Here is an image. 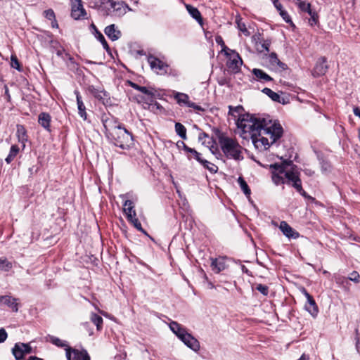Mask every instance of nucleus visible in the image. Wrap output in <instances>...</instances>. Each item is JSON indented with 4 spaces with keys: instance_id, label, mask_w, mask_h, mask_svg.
Instances as JSON below:
<instances>
[{
    "instance_id": "1",
    "label": "nucleus",
    "mask_w": 360,
    "mask_h": 360,
    "mask_svg": "<svg viewBox=\"0 0 360 360\" xmlns=\"http://www.w3.org/2000/svg\"><path fill=\"white\" fill-rule=\"evenodd\" d=\"M236 125L243 134L250 135L255 147L260 151L267 150L283 133L280 123L250 114L240 115Z\"/></svg>"
},
{
    "instance_id": "2",
    "label": "nucleus",
    "mask_w": 360,
    "mask_h": 360,
    "mask_svg": "<svg viewBox=\"0 0 360 360\" xmlns=\"http://www.w3.org/2000/svg\"><path fill=\"white\" fill-rule=\"evenodd\" d=\"M103 124L115 146L125 150L133 145L131 134L121 124H117V121L113 117L103 120Z\"/></svg>"
},
{
    "instance_id": "3",
    "label": "nucleus",
    "mask_w": 360,
    "mask_h": 360,
    "mask_svg": "<svg viewBox=\"0 0 360 360\" xmlns=\"http://www.w3.org/2000/svg\"><path fill=\"white\" fill-rule=\"evenodd\" d=\"M219 143L226 158L235 160H240L243 158L242 147L236 139L221 134L219 136Z\"/></svg>"
},
{
    "instance_id": "4",
    "label": "nucleus",
    "mask_w": 360,
    "mask_h": 360,
    "mask_svg": "<svg viewBox=\"0 0 360 360\" xmlns=\"http://www.w3.org/2000/svg\"><path fill=\"white\" fill-rule=\"evenodd\" d=\"M293 166L291 169H288L287 173L285 174V183L291 185L300 194L304 197L309 198L307 193L302 188V181L300 178V172L294 169Z\"/></svg>"
},
{
    "instance_id": "5",
    "label": "nucleus",
    "mask_w": 360,
    "mask_h": 360,
    "mask_svg": "<svg viewBox=\"0 0 360 360\" xmlns=\"http://www.w3.org/2000/svg\"><path fill=\"white\" fill-rule=\"evenodd\" d=\"M291 162V161H285L281 165L274 164L271 165V168L272 169L271 179L276 186L285 183V174L288 172L287 166L290 165Z\"/></svg>"
},
{
    "instance_id": "6",
    "label": "nucleus",
    "mask_w": 360,
    "mask_h": 360,
    "mask_svg": "<svg viewBox=\"0 0 360 360\" xmlns=\"http://www.w3.org/2000/svg\"><path fill=\"white\" fill-rule=\"evenodd\" d=\"M300 292L307 298V302L304 309L313 316L316 317L319 313L318 306L313 297L304 288H301Z\"/></svg>"
},
{
    "instance_id": "7",
    "label": "nucleus",
    "mask_w": 360,
    "mask_h": 360,
    "mask_svg": "<svg viewBox=\"0 0 360 360\" xmlns=\"http://www.w3.org/2000/svg\"><path fill=\"white\" fill-rule=\"evenodd\" d=\"M174 98L180 105H186L198 111H204V108L200 105L191 101L189 100V96L186 94L176 92L174 95Z\"/></svg>"
},
{
    "instance_id": "8",
    "label": "nucleus",
    "mask_w": 360,
    "mask_h": 360,
    "mask_svg": "<svg viewBox=\"0 0 360 360\" xmlns=\"http://www.w3.org/2000/svg\"><path fill=\"white\" fill-rule=\"evenodd\" d=\"M148 62L151 69L156 72L158 74L164 75L167 73L168 65L158 58L153 56H149L148 58Z\"/></svg>"
},
{
    "instance_id": "9",
    "label": "nucleus",
    "mask_w": 360,
    "mask_h": 360,
    "mask_svg": "<svg viewBox=\"0 0 360 360\" xmlns=\"http://www.w3.org/2000/svg\"><path fill=\"white\" fill-rule=\"evenodd\" d=\"M86 15L81 0H72L71 16L75 20H79Z\"/></svg>"
},
{
    "instance_id": "10",
    "label": "nucleus",
    "mask_w": 360,
    "mask_h": 360,
    "mask_svg": "<svg viewBox=\"0 0 360 360\" xmlns=\"http://www.w3.org/2000/svg\"><path fill=\"white\" fill-rule=\"evenodd\" d=\"M20 305L18 299L13 297L10 295L0 296V307L6 306L10 308L12 311L18 312Z\"/></svg>"
},
{
    "instance_id": "11",
    "label": "nucleus",
    "mask_w": 360,
    "mask_h": 360,
    "mask_svg": "<svg viewBox=\"0 0 360 360\" xmlns=\"http://www.w3.org/2000/svg\"><path fill=\"white\" fill-rule=\"evenodd\" d=\"M180 339L188 347L193 350L194 352L199 351L200 348L199 341L195 338L191 334L188 332L184 335H181Z\"/></svg>"
},
{
    "instance_id": "12",
    "label": "nucleus",
    "mask_w": 360,
    "mask_h": 360,
    "mask_svg": "<svg viewBox=\"0 0 360 360\" xmlns=\"http://www.w3.org/2000/svg\"><path fill=\"white\" fill-rule=\"evenodd\" d=\"M226 259L227 258L226 257L211 258L210 266L212 268V270L216 274H219L221 271L225 270L228 266L227 264H226Z\"/></svg>"
},
{
    "instance_id": "13",
    "label": "nucleus",
    "mask_w": 360,
    "mask_h": 360,
    "mask_svg": "<svg viewBox=\"0 0 360 360\" xmlns=\"http://www.w3.org/2000/svg\"><path fill=\"white\" fill-rule=\"evenodd\" d=\"M328 69V67L326 65V58L322 57L317 60L316 65L312 70V75L314 77L324 75L326 73Z\"/></svg>"
},
{
    "instance_id": "14",
    "label": "nucleus",
    "mask_w": 360,
    "mask_h": 360,
    "mask_svg": "<svg viewBox=\"0 0 360 360\" xmlns=\"http://www.w3.org/2000/svg\"><path fill=\"white\" fill-rule=\"evenodd\" d=\"M280 230L288 238H297L299 233L295 231L286 221H282L279 226Z\"/></svg>"
},
{
    "instance_id": "15",
    "label": "nucleus",
    "mask_w": 360,
    "mask_h": 360,
    "mask_svg": "<svg viewBox=\"0 0 360 360\" xmlns=\"http://www.w3.org/2000/svg\"><path fill=\"white\" fill-rule=\"evenodd\" d=\"M104 32L112 41H116L121 37V32L116 29L114 24L107 26Z\"/></svg>"
},
{
    "instance_id": "16",
    "label": "nucleus",
    "mask_w": 360,
    "mask_h": 360,
    "mask_svg": "<svg viewBox=\"0 0 360 360\" xmlns=\"http://www.w3.org/2000/svg\"><path fill=\"white\" fill-rule=\"evenodd\" d=\"M127 8H128V6L124 3L115 1V4H113L110 15L117 17L122 16L126 13Z\"/></svg>"
},
{
    "instance_id": "17",
    "label": "nucleus",
    "mask_w": 360,
    "mask_h": 360,
    "mask_svg": "<svg viewBox=\"0 0 360 360\" xmlns=\"http://www.w3.org/2000/svg\"><path fill=\"white\" fill-rule=\"evenodd\" d=\"M75 94L76 96L77 99V108H78V112L79 116L84 120H86L87 119V114L86 112V107L82 100V97L80 96L79 92L77 90L75 91Z\"/></svg>"
},
{
    "instance_id": "18",
    "label": "nucleus",
    "mask_w": 360,
    "mask_h": 360,
    "mask_svg": "<svg viewBox=\"0 0 360 360\" xmlns=\"http://www.w3.org/2000/svg\"><path fill=\"white\" fill-rule=\"evenodd\" d=\"M130 86L134 88V89H136L141 93L146 94L151 99V101L153 100V98L155 97L156 91L154 89H148L146 86H139L134 82H130Z\"/></svg>"
},
{
    "instance_id": "19",
    "label": "nucleus",
    "mask_w": 360,
    "mask_h": 360,
    "mask_svg": "<svg viewBox=\"0 0 360 360\" xmlns=\"http://www.w3.org/2000/svg\"><path fill=\"white\" fill-rule=\"evenodd\" d=\"M123 212L125 214L127 219L136 216V212L134 209V204L131 200H126L123 204Z\"/></svg>"
},
{
    "instance_id": "20",
    "label": "nucleus",
    "mask_w": 360,
    "mask_h": 360,
    "mask_svg": "<svg viewBox=\"0 0 360 360\" xmlns=\"http://www.w3.org/2000/svg\"><path fill=\"white\" fill-rule=\"evenodd\" d=\"M65 354L68 360H82L83 350L79 351L71 347L65 348Z\"/></svg>"
},
{
    "instance_id": "21",
    "label": "nucleus",
    "mask_w": 360,
    "mask_h": 360,
    "mask_svg": "<svg viewBox=\"0 0 360 360\" xmlns=\"http://www.w3.org/2000/svg\"><path fill=\"white\" fill-rule=\"evenodd\" d=\"M169 328L179 338H181V335H184L187 330L186 328L183 327L181 324L176 321H172L169 323Z\"/></svg>"
},
{
    "instance_id": "22",
    "label": "nucleus",
    "mask_w": 360,
    "mask_h": 360,
    "mask_svg": "<svg viewBox=\"0 0 360 360\" xmlns=\"http://www.w3.org/2000/svg\"><path fill=\"white\" fill-rule=\"evenodd\" d=\"M51 116L49 113L41 112L38 117V122L47 131H50Z\"/></svg>"
},
{
    "instance_id": "23",
    "label": "nucleus",
    "mask_w": 360,
    "mask_h": 360,
    "mask_svg": "<svg viewBox=\"0 0 360 360\" xmlns=\"http://www.w3.org/2000/svg\"><path fill=\"white\" fill-rule=\"evenodd\" d=\"M16 136L18 141L22 144V147L25 148V142L27 141V131L24 126L21 124L17 125Z\"/></svg>"
},
{
    "instance_id": "24",
    "label": "nucleus",
    "mask_w": 360,
    "mask_h": 360,
    "mask_svg": "<svg viewBox=\"0 0 360 360\" xmlns=\"http://www.w3.org/2000/svg\"><path fill=\"white\" fill-rule=\"evenodd\" d=\"M255 78L260 82H270L273 79L262 70L255 68L252 71Z\"/></svg>"
},
{
    "instance_id": "25",
    "label": "nucleus",
    "mask_w": 360,
    "mask_h": 360,
    "mask_svg": "<svg viewBox=\"0 0 360 360\" xmlns=\"http://www.w3.org/2000/svg\"><path fill=\"white\" fill-rule=\"evenodd\" d=\"M186 8L188 13L200 24L202 23V18L198 9L191 5L186 4Z\"/></svg>"
},
{
    "instance_id": "26",
    "label": "nucleus",
    "mask_w": 360,
    "mask_h": 360,
    "mask_svg": "<svg viewBox=\"0 0 360 360\" xmlns=\"http://www.w3.org/2000/svg\"><path fill=\"white\" fill-rule=\"evenodd\" d=\"M91 27L94 31L95 37H96V39L102 44L103 48L107 51H109L110 47L103 34L98 30V29L96 28V25L94 23L91 25Z\"/></svg>"
},
{
    "instance_id": "27",
    "label": "nucleus",
    "mask_w": 360,
    "mask_h": 360,
    "mask_svg": "<svg viewBox=\"0 0 360 360\" xmlns=\"http://www.w3.org/2000/svg\"><path fill=\"white\" fill-rule=\"evenodd\" d=\"M12 353L16 360H22L24 358L25 353L21 347V343H16L14 347L12 349Z\"/></svg>"
},
{
    "instance_id": "28",
    "label": "nucleus",
    "mask_w": 360,
    "mask_h": 360,
    "mask_svg": "<svg viewBox=\"0 0 360 360\" xmlns=\"http://www.w3.org/2000/svg\"><path fill=\"white\" fill-rule=\"evenodd\" d=\"M47 338H48V341H49L53 345H54L58 347H64L65 349L67 347H70L65 341L62 340L57 337H55L53 335H49Z\"/></svg>"
},
{
    "instance_id": "29",
    "label": "nucleus",
    "mask_w": 360,
    "mask_h": 360,
    "mask_svg": "<svg viewBox=\"0 0 360 360\" xmlns=\"http://www.w3.org/2000/svg\"><path fill=\"white\" fill-rule=\"evenodd\" d=\"M90 319L91 322L96 325L97 330L99 331L101 330L103 323V318L95 313H91Z\"/></svg>"
},
{
    "instance_id": "30",
    "label": "nucleus",
    "mask_w": 360,
    "mask_h": 360,
    "mask_svg": "<svg viewBox=\"0 0 360 360\" xmlns=\"http://www.w3.org/2000/svg\"><path fill=\"white\" fill-rule=\"evenodd\" d=\"M19 150H20L19 147L17 145H13L11 147L9 154L6 158L5 161L8 164H10L14 160V158L16 157V155L18 154Z\"/></svg>"
},
{
    "instance_id": "31",
    "label": "nucleus",
    "mask_w": 360,
    "mask_h": 360,
    "mask_svg": "<svg viewBox=\"0 0 360 360\" xmlns=\"http://www.w3.org/2000/svg\"><path fill=\"white\" fill-rule=\"evenodd\" d=\"M13 268L12 262H9L7 258L0 257V271L8 272Z\"/></svg>"
},
{
    "instance_id": "32",
    "label": "nucleus",
    "mask_w": 360,
    "mask_h": 360,
    "mask_svg": "<svg viewBox=\"0 0 360 360\" xmlns=\"http://www.w3.org/2000/svg\"><path fill=\"white\" fill-rule=\"evenodd\" d=\"M262 92L267 95L269 98H271L272 101L278 102V103H282L281 101V96L278 94L273 91L269 88H264L262 89Z\"/></svg>"
},
{
    "instance_id": "33",
    "label": "nucleus",
    "mask_w": 360,
    "mask_h": 360,
    "mask_svg": "<svg viewBox=\"0 0 360 360\" xmlns=\"http://www.w3.org/2000/svg\"><path fill=\"white\" fill-rule=\"evenodd\" d=\"M175 131L182 139H186V129L182 124H175Z\"/></svg>"
},
{
    "instance_id": "34",
    "label": "nucleus",
    "mask_w": 360,
    "mask_h": 360,
    "mask_svg": "<svg viewBox=\"0 0 360 360\" xmlns=\"http://www.w3.org/2000/svg\"><path fill=\"white\" fill-rule=\"evenodd\" d=\"M199 162L202 165H203L205 168L207 169L210 172L215 173L217 172L218 167L214 164H212L210 162L202 158V161H199Z\"/></svg>"
},
{
    "instance_id": "35",
    "label": "nucleus",
    "mask_w": 360,
    "mask_h": 360,
    "mask_svg": "<svg viewBox=\"0 0 360 360\" xmlns=\"http://www.w3.org/2000/svg\"><path fill=\"white\" fill-rule=\"evenodd\" d=\"M101 6L107 10V15H110L112 10L113 4L115 1L112 0H100Z\"/></svg>"
},
{
    "instance_id": "36",
    "label": "nucleus",
    "mask_w": 360,
    "mask_h": 360,
    "mask_svg": "<svg viewBox=\"0 0 360 360\" xmlns=\"http://www.w3.org/2000/svg\"><path fill=\"white\" fill-rule=\"evenodd\" d=\"M127 220L131 223L139 231H141L142 233H143L144 234H147L146 231L143 229L142 226H141V224L140 223V221H139V219L136 218V216H134V217H131V218H129L127 219Z\"/></svg>"
},
{
    "instance_id": "37",
    "label": "nucleus",
    "mask_w": 360,
    "mask_h": 360,
    "mask_svg": "<svg viewBox=\"0 0 360 360\" xmlns=\"http://www.w3.org/2000/svg\"><path fill=\"white\" fill-rule=\"evenodd\" d=\"M238 182L240 186L241 190L243 191V193L247 195H250V189L248 185L247 184L246 181L244 180V179L243 177L240 176L238 179Z\"/></svg>"
},
{
    "instance_id": "38",
    "label": "nucleus",
    "mask_w": 360,
    "mask_h": 360,
    "mask_svg": "<svg viewBox=\"0 0 360 360\" xmlns=\"http://www.w3.org/2000/svg\"><path fill=\"white\" fill-rule=\"evenodd\" d=\"M182 144L184 146V149L188 152V153H192V155H194L195 160L199 162V161H202V158H201V154L200 153H198L197 150H195V149L193 148H189L188 146H187L184 142H182Z\"/></svg>"
},
{
    "instance_id": "39",
    "label": "nucleus",
    "mask_w": 360,
    "mask_h": 360,
    "mask_svg": "<svg viewBox=\"0 0 360 360\" xmlns=\"http://www.w3.org/2000/svg\"><path fill=\"white\" fill-rule=\"evenodd\" d=\"M269 58H270V62L274 65V64H276L277 65H278L280 68H283V69H285V64L281 62L279 60V59L277 57V55L276 53H271L270 55H269Z\"/></svg>"
},
{
    "instance_id": "40",
    "label": "nucleus",
    "mask_w": 360,
    "mask_h": 360,
    "mask_svg": "<svg viewBox=\"0 0 360 360\" xmlns=\"http://www.w3.org/2000/svg\"><path fill=\"white\" fill-rule=\"evenodd\" d=\"M215 41L217 44L221 46V47L222 49L221 51L224 52L225 55L228 56L229 52V51H231V49H229V48L226 47L222 37L221 36H217L215 38Z\"/></svg>"
},
{
    "instance_id": "41",
    "label": "nucleus",
    "mask_w": 360,
    "mask_h": 360,
    "mask_svg": "<svg viewBox=\"0 0 360 360\" xmlns=\"http://www.w3.org/2000/svg\"><path fill=\"white\" fill-rule=\"evenodd\" d=\"M236 23L237 24V27L238 28V30L240 31H241L246 35L249 34V32L248 31L245 23L241 21L240 17H239V16L236 17Z\"/></svg>"
},
{
    "instance_id": "42",
    "label": "nucleus",
    "mask_w": 360,
    "mask_h": 360,
    "mask_svg": "<svg viewBox=\"0 0 360 360\" xmlns=\"http://www.w3.org/2000/svg\"><path fill=\"white\" fill-rule=\"evenodd\" d=\"M229 51L232 52L235 55V57L231 60L230 67H231V65H234L235 68L236 69H238L239 68L238 64H241L243 63V61H242L240 57L239 56L238 53H236L233 50H231Z\"/></svg>"
},
{
    "instance_id": "43",
    "label": "nucleus",
    "mask_w": 360,
    "mask_h": 360,
    "mask_svg": "<svg viewBox=\"0 0 360 360\" xmlns=\"http://www.w3.org/2000/svg\"><path fill=\"white\" fill-rule=\"evenodd\" d=\"M308 14H309V15H310V17H311V18H309V24H310L311 26H313V25H316V24H317V22H318V18H319L318 14H317L315 11H312V10H311L310 11H309V12H308Z\"/></svg>"
},
{
    "instance_id": "44",
    "label": "nucleus",
    "mask_w": 360,
    "mask_h": 360,
    "mask_svg": "<svg viewBox=\"0 0 360 360\" xmlns=\"http://www.w3.org/2000/svg\"><path fill=\"white\" fill-rule=\"evenodd\" d=\"M11 66L13 68H15V69H16L18 71H21V68H20V62L18 60V58H17L15 55H11Z\"/></svg>"
},
{
    "instance_id": "45",
    "label": "nucleus",
    "mask_w": 360,
    "mask_h": 360,
    "mask_svg": "<svg viewBox=\"0 0 360 360\" xmlns=\"http://www.w3.org/2000/svg\"><path fill=\"white\" fill-rule=\"evenodd\" d=\"M298 6L300 8V9L302 11H304V12H307L308 13L309 11H310L311 9V5L309 3H307V1H300L299 4H298Z\"/></svg>"
},
{
    "instance_id": "46",
    "label": "nucleus",
    "mask_w": 360,
    "mask_h": 360,
    "mask_svg": "<svg viewBox=\"0 0 360 360\" xmlns=\"http://www.w3.org/2000/svg\"><path fill=\"white\" fill-rule=\"evenodd\" d=\"M321 171L324 173L328 172L331 169V165L328 162H327L324 160H322L321 161Z\"/></svg>"
},
{
    "instance_id": "47",
    "label": "nucleus",
    "mask_w": 360,
    "mask_h": 360,
    "mask_svg": "<svg viewBox=\"0 0 360 360\" xmlns=\"http://www.w3.org/2000/svg\"><path fill=\"white\" fill-rule=\"evenodd\" d=\"M44 16L49 20H52L56 18V15L53 9H47L44 11Z\"/></svg>"
},
{
    "instance_id": "48",
    "label": "nucleus",
    "mask_w": 360,
    "mask_h": 360,
    "mask_svg": "<svg viewBox=\"0 0 360 360\" xmlns=\"http://www.w3.org/2000/svg\"><path fill=\"white\" fill-rule=\"evenodd\" d=\"M256 290L260 292L263 295H267L269 293V288L262 284H257L255 287Z\"/></svg>"
},
{
    "instance_id": "49",
    "label": "nucleus",
    "mask_w": 360,
    "mask_h": 360,
    "mask_svg": "<svg viewBox=\"0 0 360 360\" xmlns=\"http://www.w3.org/2000/svg\"><path fill=\"white\" fill-rule=\"evenodd\" d=\"M347 279L354 281L356 283H359L360 282V276L357 271H354L351 273L350 276Z\"/></svg>"
},
{
    "instance_id": "50",
    "label": "nucleus",
    "mask_w": 360,
    "mask_h": 360,
    "mask_svg": "<svg viewBox=\"0 0 360 360\" xmlns=\"http://www.w3.org/2000/svg\"><path fill=\"white\" fill-rule=\"evenodd\" d=\"M280 13V15L283 18V19L286 22H290L292 23V20L290 18V15H288V12L284 11L283 9V10H281V11L279 12Z\"/></svg>"
},
{
    "instance_id": "51",
    "label": "nucleus",
    "mask_w": 360,
    "mask_h": 360,
    "mask_svg": "<svg viewBox=\"0 0 360 360\" xmlns=\"http://www.w3.org/2000/svg\"><path fill=\"white\" fill-rule=\"evenodd\" d=\"M8 337L6 330L3 328H0V343L4 342Z\"/></svg>"
},
{
    "instance_id": "52",
    "label": "nucleus",
    "mask_w": 360,
    "mask_h": 360,
    "mask_svg": "<svg viewBox=\"0 0 360 360\" xmlns=\"http://www.w3.org/2000/svg\"><path fill=\"white\" fill-rule=\"evenodd\" d=\"M21 347L24 351L25 354H30L32 352V347L29 344L21 343Z\"/></svg>"
},
{
    "instance_id": "53",
    "label": "nucleus",
    "mask_w": 360,
    "mask_h": 360,
    "mask_svg": "<svg viewBox=\"0 0 360 360\" xmlns=\"http://www.w3.org/2000/svg\"><path fill=\"white\" fill-rule=\"evenodd\" d=\"M273 3L274 6L279 12L281 11V10H283V6L281 3H279L278 0H274Z\"/></svg>"
},
{
    "instance_id": "54",
    "label": "nucleus",
    "mask_w": 360,
    "mask_h": 360,
    "mask_svg": "<svg viewBox=\"0 0 360 360\" xmlns=\"http://www.w3.org/2000/svg\"><path fill=\"white\" fill-rule=\"evenodd\" d=\"M347 278L343 276H338L336 278L335 281L337 283H342L344 281L347 282Z\"/></svg>"
},
{
    "instance_id": "55",
    "label": "nucleus",
    "mask_w": 360,
    "mask_h": 360,
    "mask_svg": "<svg viewBox=\"0 0 360 360\" xmlns=\"http://www.w3.org/2000/svg\"><path fill=\"white\" fill-rule=\"evenodd\" d=\"M243 109L241 106H237L236 108H233L231 106H229L230 112L231 111L236 112H240V111Z\"/></svg>"
},
{
    "instance_id": "56",
    "label": "nucleus",
    "mask_w": 360,
    "mask_h": 360,
    "mask_svg": "<svg viewBox=\"0 0 360 360\" xmlns=\"http://www.w3.org/2000/svg\"><path fill=\"white\" fill-rule=\"evenodd\" d=\"M82 360H90V356H89V354L86 350H83V355L82 357Z\"/></svg>"
},
{
    "instance_id": "57",
    "label": "nucleus",
    "mask_w": 360,
    "mask_h": 360,
    "mask_svg": "<svg viewBox=\"0 0 360 360\" xmlns=\"http://www.w3.org/2000/svg\"><path fill=\"white\" fill-rule=\"evenodd\" d=\"M262 48L264 49H265L266 51H269V46H270V43L267 41H265L263 44H262Z\"/></svg>"
},
{
    "instance_id": "58",
    "label": "nucleus",
    "mask_w": 360,
    "mask_h": 360,
    "mask_svg": "<svg viewBox=\"0 0 360 360\" xmlns=\"http://www.w3.org/2000/svg\"><path fill=\"white\" fill-rule=\"evenodd\" d=\"M354 114L360 118V108L355 107L353 109Z\"/></svg>"
},
{
    "instance_id": "59",
    "label": "nucleus",
    "mask_w": 360,
    "mask_h": 360,
    "mask_svg": "<svg viewBox=\"0 0 360 360\" xmlns=\"http://www.w3.org/2000/svg\"><path fill=\"white\" fill-rule=\"evenodd\" d=\"M304 172L308 176H312L314 174V172L310 169H305Z\"/></svg>"
},
{
    "instance_id": "60",
    "label": "nucleus",
    "mask_w": 360,
    "mask_h": 360,
    "mask_svg": "<svg viewBox=\"0 0 360 360\" xmlns=\"http://www.w3.org/2000/svg\"><path fill=\"white\" fill-rule=\"evenodd\" d=\"M51 21V27L53 28H58V24L57 20H56V18H55L54 20H52Z\"/></svg>"
},
{
    "instance_id": "61",
    "label": "nucleus",
    "mask_w": 360,
    "mask_h": 360,
    "mask_svg": "<svg viewBox=\"0 0 360 360\" xmlns=\"http://www.w3.org/2000/svg\"><path fill=\"white\" fill-rule=\"evenodd\" d=\"M27 360H44L43 359H41V358H39L37 356H31L28 358Z\"/></svg>"
},
{
    "instance_id": "62",
    "label": "nucleus",
    "mask_w": 360,
    "mask_h": 360,
    "mask_svg": "<svg viewBox=\"0 0 360 360\" xmlns=\"http://www.w3.org/2000/svg\"><path fill=\"white\" fill-rule=\"evenodd\" d=\"M356 349L358 350V352L360 353V341L358 340L357 342H356Z\"/></svg>"
},
{
    "instance_id": "63",
    "label": "nucleus",
    "mask_w": 360,
    "mask_h": 360,
    "mask_svg": "<svg viewBox=\"0 0 360 360\" xmlns=\"http://www.w3.org/2000/svg\"><path fill=\"white\" fill-rule=\"evenodd\" d=\"M124 197H125V195H120V198H122V199H124Z\"/></svg>"
},
{
    "instance_id": "64",
    "label": "nucleus",
    "mask_w": 360,
    "mask_h": 360,
    "mask_svg": "<svg viewBox=\"0 0 360 360\" xmlns=\"http://www.w3.org/2000/svg\"><path fill=\"white\" fill-rule=\"evenodd\" d=\"M328 272L327 271H323V274H328Z\"/></svg>"
}]
</instances>
